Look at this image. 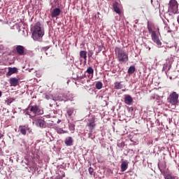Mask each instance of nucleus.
<instances>
[{
    "instance_id": "37",
    "label": "nucleus",
    "mask_w": 179,
    "mask_h": 179,
    "mask_svg": "<svg viewBox=\"0 0 179 179\" xmlns=\"http://www.w3.org/2000/svg\"><path fill=\"white\" fill-rule=\"evenodd\" d=\"M61 122V120H58L57 124H59Z\"/></svg>"
},
{
    "instance_id": "30",
    "label": "nucleus",
    "mask_w": 179,
    "mask_h": 179,
    "mask_svg": "<svg viewBox=\"0 0 179 179\" xmlns=\"http://www.w3.org/2000/svg\"><path fill=\"white\" fill-rule=\"evenodd\" d=\"M64 177H65V175H64V176H57L55 179H63Z\"/></svg>"
},
{
    "instance_id": "21",
    "label": "nucleus",
    "mask_w": 179,
    "mask_h": 179,
    "mask_svg": "<svg viewBox=\"0 0 179 179\" xmlns=\"http://www.w3.org/2000/svg\"><path fill=\"white\" fill-rule=\"evenodd\" d=\"M135 72V66H131L128 69L129 75H132Z\"/></svg>"
},
{
    "instance_id": "18",
    "label": "nucleus",
    "mask_w": 179,
    "mask_h": 179,
    "mask_svg": "<svg viewBox=\"0 0 179 179\" xmlns=\"http://www.w3.org/2000/svg\"><path fill=\"white\" fill-rule=\"evenodd\" d=\"M115 89H116L117 90H121V89H122V87H124V85H122L121 84V82H115Z\"/></svg>"
},
{
    "instance_id": "10",
    "label": "nucleus",
    "mask_w": 179,
    "mask_h": 179,
    "mask_svg": "<svg viewBox=\"0 0 179 179\" xmlns=\"http://www.w3.org/2000/svg\"><path fill=\"white\" fill-rule=\"evenodd\" d=\"M120 3L117 1H115L113 3V10L117 13L118 15H121V10L120 9Z\"/></svg>"
},
{
    "instance_id": "3",
    "label": "nucleus",
    "mask_w": 179,
    "mask_h": 179,
    "mask_svg": "<svg viewBox=\"0 0 179 179\" xmlns=\"http://www.w3.org/2000/svg\"><path fill=\"white\" fill-rule=\"evenodd\" d=\"M30 119L32 120L33 124L39 128H45V121L36 115H29Z\"/></svg>"
},
{
    "instance_id": "29",
    "label": "nucleus",
    "mask_w": 179,
    "mask_h": 179,
    "mask_svg": "<svg viewBox=\"0 0 179 179\" xmlns=\"http://www.w3.org/2000/svg\"><path fill=\"white\" fill-rule=\"evenodd\" d=\"M93 132L90 131V133L88 134V138H90L91 139H94V137H93Z\"/></svg>"
},
{
    "instance_id": "20",
    "label": "nucleus",
    "mask_w": 179,
    "mask_h": 179,
    "mask_svg": "<svg viewBox=\"0 0 179 179\" xmlns=\"http://www.w3.org/2000/svg\"><path fill=\"white\" fill-rule=\"evenodd\" d=\"M95 87L98 90H100V89L103 88V83H101V81H97L95 84Z\"/></svg>"
},
{
    "instance_id": "32",
    "label": "nucleus",
    "mask_w": 179,
    "mask_h": 179,
    "mask_svg": "<svg viewBox=\"0 0 179 179\" xmlns=\"http://www.w3.org/2000/svg\"><path fill=\"white\" fill-rule=\"evenodd\" d=\"M127 110H129V111H134V108L133 107H127Z\"/></svg>"
},
{
    "instance_id": "33",
    "label": "nucleus",
    "mask_w": 179,
    "mask_h": 179,
    "mask_svg": "<svg viewBox=\"0 0 179 179\" xmlns=\"http://www.w3.org/2000/svg\"><path fill=\"white\" fill-rule=\"evenodd\" d=\"M167 33H171V31L170 30V27H166Z\"/></svg>"
},
{
    "instance_id": "36",
    "label": "nucleus",
    "mask_w": 179,
    "mask_h": 179,
    "mask_svg": "<svg viewBox=\"0 0 179 179\" xmlns=\"http://www.w3.org/2000/svg\"><path fill=\"white\" fill-rule=\"evenodd\" d=\"M2 96V92L0 91V97Z\"/></svg>"
},
{
    "instance_id": "40",
    "label": "nucleus",
    "mask_w": 179,
    "mask_h": 179,
    "mask_svg": "<svg viewBox=\"0 0 179 179\" xmlns=\"http://www.w3.org/2000/svg\"><path fill=\"white\" fill-rule=\"evenodd\" d=\"M0 150H1V148H0Z\"/></svg>"
},
{
    "instance_id": "4",
    "label": "nucleus",
    "mask_w": 179,
    "mask_h": 179,
    "mask_svg": "<svg viewBox=\"0 0 179 179\" xmlns=\"http://www.w3.org/2000/svg\"><path fill=\"white\" fill-rule=\"evenodd\" d=\"M178 97L179 95L176 92H173L171 94H169V97L167 98L168 103L171 104V106H177L178 103Z\"/></svg>"
},
{
    "instance_id": "7",
    "label": "nucleus",
    "mask_w": 179,
    "mask_h": 179,
    "mask_svg": "<svg viewBox=\"0 0 179 179\" xmlns=\"http://www.w3.org/2000/svg\"><path fill=\"white\" fill-rule=\"evenodd\" d=\"M15 51L20 57L26 55V48H24L23 45H18L15 46Z\"/></svg>"
},
{
    "instance_id": "39",
    "label": "nucleus",
    "mask_w": 179,
    "mask_h": 179,
    "mask_svg": "<svg viewBox=\"0 0 179 179\" xmlns=\"http://www.w3.org/2000/svg\"><path fill=\"white\" fill-rule=\"evenodd\" d=\"M153 2V0H151V3H152Z\"/></svg>"
},
{
    "instance_id": "5",
    "label": "nucleus",
    "mask_w": 179,
    "mask_h": 179,
    "mask_svg": "<svg viewBox=\"0 0 179 179\" xmlns=\"http://www.w3.org/2000/svg\"><path fill=\"white\" fill-rule=\"evenodd\" d=\"M169 10L174 15L178 13V2L177 0H170L169 3Z\"/></svg>"
},
{
    "instance_id": "9",
    "label": "nucleus",
    "mask_w": 179,
    "mask_h": 179,
    "mask_svg": "<svg viewBox=\"0 0 179 179\" xmlns=\"http://www.w3.org/2000/svg\"><path fill=\"white\" fill-rule=\"evenodd\" d=\"M89 127L90 132H93L94 128H96V123L94 122V117L89 119V122L87 124Z\"/></svg>"
},
{
    "instance_id": "28",
    "label": "nucleus",
    "mask_w": 179,
    "mask_h": 179,
    "mask_svg": "<svg viewBox=\"0 0 179 179\" xmlns=\"http://www.w3.org/2000/svg\"><path fill=\"white\" fill-rule=\"evenodd\" d=\"M88 171L91 176H93V171H94V169H93V168H92V167H90L88 169Z\"/></svg>"
},
{
    "instance_id": "14",
    "label": "nucleus",
    "mask_w": 179,
    "mask_h": 179,
    "mask_svg": "<svg viewBox=\"0 0 179 179\" xmlns=\"http://www.w3.org/2000/svg\"><path fill=\"white\" fill-rule=\"evenodd\" d=\"M17 71V69L16 68H12V67H10L8 68V72L7 73L6 76H10L11 75H13V73H16Z\"/></svg>"
},
{
    "instance_id": "11",
    "label": "nucleus",
    "mask_w": 179,
    "mask_h": 179,
    "mask_svg": "<svg viewBox=\"0 0 179 179\" xmlns=\"http://www.w3.org/2000/svg\"><path fill=\"white\" fill-rule=\"evenodd\" d=\"M61 15V9L56 8L51 13L52 17H57V16H59Z\"/></svg>"
},
{
    "instance_id": "6",
    "label": "nucleus",
    "mask_w": 179,
    "mask_h": 179,
    "mask_svg": "<svg viewBox=\"0 0 179 179\" xmlns=\"http://www.w3.org/2000/svg\"><path fill=\"white\" fill-rule=\"evenodd\" d=\"M26 110H29L31 113H33V114H34V115H41L44 114V111L41 110V109L40 108V106L37 105L31 106V104H29Z\"/></svg>"
},
{
    "instance_id": "35",
    "label": "nucleus",
    "mask_w": 179,
    "mask_h": 179,
    "mask_svg": "<svg viewBox=\"0 0 179 179\" xmlns=\"http://www.w3.org/2000/svg\"><path fill=\"white\" fill-rule=\"evenodd\" d=\"M25 114H26V115H29V118H30V115H31L30 114V113H29V111H27V112L25 113Z\"/></svg>"
},
{
    "instance_id": "38",
    "label": "nucleus",
    "mask_w": 179,
    "mask_h": 179,
    "mask_svg": "<svg viewBox=\"0 0 179 179\" xmlns=\"http://www.w3.org/2000/svg\"><path fill=\"white\" fill-rule=\"evenodd\" d=\"M178 22H179V17L178 18Z\"/></svg>"
},
{
    "instance_id": "16",
    "label": "nucleus",
    "mask_w": 179,
    "mask_h": 179,
    "mask_svg": "<svg viewBox=\"0 0 179 179\" xmlns=\"http://www.w3.org/2000/svg\"><path fill=\"white\" fill-rule=\"evenodd\" d=\"M87 52H86V50H81L80 52V58H83L85 59V61H87Z\"/></svg>"
},
{
    "instance_id": "22",
    "label": "nucleus",
    "mask_w": 179,
    "mask_h": 179,
    "mask_svg": "<svg viewBox=\"0 0 179 179\" xmlns=\"http://www.w3.org/2000/svg\"><path fill=\"white\" fill-rule=\"evenodd\" d=\"M86 72L90 75H93V73H94V70H93V68L92 66H90L87 69Z\"/></svg>"
},
{
    "instance_id": "12",
    "label": "nucleus",
    "mask_w": 179,
    "mask_h": 179,
    "mask_svg": "<svg viewBox=\"0 0 179 179\" xmlns=\"http://www.w3.org/2000/svg\"><path fill=\"white\" fill-rule=\"evenodd\" d=\"M134 101V99H132V96L131 95H125L124 96V103L127 104L128 106H130Z\"/></svg>"
},
{
    "instance_id": "13",
    "label": "nucleus",
    "mask_w": 179,
    "mask_h": 179,
    "mask_svg": "<svg viewBox=\"0 0 179 179\" xmlns=\"http://www.w3.org/2000/svg\"><path fill=\"white\" fill-rule=\"evenodd\" d=\"M10 85L12 86H17V85H19V79L16 78H10Z\"/></svg>"
},
{
    "instance_id": "17",
    "label": "nucleus",
    "mask_w": 179,
    "mask_h": 179,
    "mask_svg": "<svg viewBox=\"0 0 179 179\" xmlns=\"http://www.w3.org/2000/svg\"><path fill=\"white\" fill-rule=\"evenodd\" d=\"M73 143V139H72V137H69L66 141H65V144L67 146H72Z\"/></svg>"
},
{
    "instance_id": "24",
    "label": "nucleus",
    "mask_w": 179,
    "mask_h": 179,
    "mask_svg": "<svg viewBox=\"0 0 179 179\" xmlns=\"http://www.w3.org/2000/svg\"><path fill=\"white\" fill-rule=\"evenodd\" d=\"M69 129H70V131H75V124L70 123L69 125Z\"/></svg>"
},
{
    "instance_id": "15",
    "label": "nucleus",
    "mask_w": 179,
    "mask_h": 179,
    "mask_svg": "<svg viewBox=\"0 0 179 179\" xmlns=\"http://www.w3.org/2000/svg\"><path fill=\"white\" fill-rule=\"evenodd\" d=\"M128 161H123L121 164V170L122 171H125L127 169H128Z\"/></svg>"
},
{
    "instance_id": "2",
    "label": "nucleus",
    "mask_w": 179,
    "mask_h": 179,
    "mask_svg": "<svg viewBox=\"0 0 179 179\" xmlns=\"http://www.w3.org/2000/svg\"><path fill=\"white\" fill-rule=\"evenodd\" d=\"M31 31L34 40H38L40 37H43V36H44V31L41 29V24L40 22L35 24Z\"/></svg>"
},
{
    "instance_id": "31",
    "label": "nucleus",
    "mask_w": 179,
    "mask_h": 179,
    "mask_svg": "<svg viewBox=\"0 0 179 179\" xmlns=\"http://www.w3.org/2000/svg\"><path fill=\"white\" fill-rule=\"evenodd\" d=\"M93 54V51H90V52L88 53V57H92Z\"/></svg>"
},
{
    "instance_id": "1",
    "label": "nucleus",
    "mask_w": 179,
    "mask_h": 179,
    "mask_svg": "<svg viewBox=\"0 0 179 179\" xmlns=\"http://www.w3.org/2000/svg\"><path fill=\"white\" fill-rule=\"evenodd\" d=\"M115 52L119 62H122V64H127V62H128V61L129 60L128 53L125 52V50L121 48H115Z\"/></svg>"
},
{
    "instance_id": "34",
    "label": "nucleus",
    "mask_w": 179,
    "mask_h": 179,
    "mask_svg": "<svg viewBox=\"0 0 179 179\" xmlns=\"http://www.w3.org/2000/svg\"><path fill=\"white\" fill-rule=\"evenodd\" d=\"M50 48L49 47H44L43 48V51H47Z\"/></svg>"
},
{
    "instance_id": "19",
    "label": "nucleus",
    "mask_w": 179,
    "mask_h": 179,
    "mask_svg": "<svg viewBox=\"0 0 179 179\" xmlns=\"http://www.w3.org/2000/svg\"><path fill=\"white\" fill-rule=\"evenodd\" d=\"M164 178L165 179H178L176 176H172L171 173H165Z\"/></svg>"
},
{
    "instance_id": "27",
    "label": "nucleus",
    "mask_w": 179,
    "mask_h": 179,
    "mask_svg": "<svg viewBox=\"0 0 179 179\" xmlns=\"http://www.w3.org/2000/svg\"><path fill=\"white\" fill-rule=\"evenodd\" d=\"M20 134H22V135H26V134H27L26 129L21 128L20 129Z\"/></svg>"
},
{
    "instance_id": "8",
    "label": "nucleus",
    "mask_w": 179,
    "mask_h": 179,
    "mask_svg": "<svg viewBox=\"0 0 179 179\" xmlns=\"http://www.w3.org/2000/svg\"><path fill=\"white\" fill-rule=\"evenodd\" d=\"M151 38L157 45H158L159 48L162 47V41H160V38H159V36L157 34H156V31H153L152 34H151Z\"/></svg>"
},
{
    "instance_id": "26",
    "label": "nucleus",
    "mask_w": 179,
    "mask_h": 179,
    "mask_svg": "<svg viewBox=\"0 0 179 179\" xmlns=\"http://www.w3.org/2000/svg\"><path fill=\"white\" fill-rule=\"evenodd\" d=\"M148 29L149 33H151V34H153V31H153V29H152V26L148 25Z\"/></svg>"
},
{
    "instance_id": "23",
    "label": "nucleus",
    "mask_w": 179,
    "mask_h": 179,
    "mask_svg": "<svg viewBox=\"0 0 179 179\" xmlns=\"http://www.w3.org/2000/svg\"><path fill=\"white\" fill-rule=\"evenodd\" d=\"M56 131L57 132V134H66V131H64V129H62V128H59V127H56Z\"/></svg>"
},
{
    "instance_id": "25",
    "label": "nucleus",
    "mask_w": 179,
    "mask_h": 179,
    "mask_svg": "<svg viewBox=\"0 0 179 179\" xmlns=\"http://www.w3.org/2000/svg\"><path fill=\"white\" fill-rule=\"evenodd\" d=\"M73 114V109H69L67 110V115H69V117H71Z\"/></svg>"
}]
</instances>
